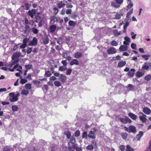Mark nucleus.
Instances as JSON below:
<instances>
[{"instance_id": "f257e3e1", "label": "nucleus", "mask_w": 151, "mask_h": 151, "mask_svg": "<svg viewBox=\"0 0 151 151\" xmlns=\"http://www.w3.org/2000/svg\"><path fill=\"white\" fill-rule=\"evenodd\" d=\"M9 95L10 96L9 100L10 102H12L16 101L18 100V97L19 95V94L17 92V93L15 95L14 93L12 92L9 93Z\"/></svg>"}, {"instance_id": "f03ea898", "label": "nucleus", "mask_w": 151, "mask_h": 151, "mask_svg": "<svg viewBox=\"0 0 151 151\" xmlns=\"http://www.w3.org/2000/svg\"><path fill=\"white\" fill-rule=\"evenodd\" d=\"M96 131V129L94 128L91 130L89 133L88 135V137L92 139H94L96 138V136L95 135V132Z\"/></svg>"}, {"instance_id": "7ed1b4c3", "label": "nucleus", "mask_w": 151, "mask_h": 151, "mask_svg": "<svg viewBox=\"0 0 151 151\" xmlns=\"http://www.w3.org/2000/svg\"><path fill=\"white\" fill-rule=\"evenodd\" d=\"M150 68H151V62H150L145 63L142 67V69L146 70H148Z\"/></svg>"}, {"instance_id": "20e7f679", "label": "nucleus", "mask_w": 151, "mask_h": 151, "mask_svg": "<svg viewBox=\"0 0 151 151\" xmlns=\"http://www.w3.org/2000/svg\"><path fill=\"white\" fill-rule=\"evenodd\" d=\"M139 118L140 120L143 122H146L147 119L146 118V115L142 112H139Z\"/></svg>"}, {"instance_id": "39448f33", "label": "nucleus", "mask_w": 151, "mask_h": 151, "mask_svg": "<svg viewBox=\"0 0 151 151\" xmlns=\"http://www.w3.org/2000/svg\"><path fill=\"white\" fill-rule=\"evenodd\" d=\"M117 52L116 49L114 47H111L107 50V52L109 54H114Z\"/></svg>"}, {"instance_id": "423d86ee", "label": "nucleus", "mask_w": 151, "mask_h": 151, "mask_svg": "<svg viewBox=\"0 0 151 151\" xmlns=\"http://www.w3.org/2000/svg\"><path fill=\"white\" fill-rule=\"evenodd\" d=\"M36 9H33L31 10H29L28 12V13L32 18H33L34 17V15L36 14Z\"/></svg>"}, {"instance_id": "0eeeda50", "label": "nucleus", "mask_w": 151, "mask_h": 151, "mask_svg": "<svg viewBox=\"0 0 151 151\" xmlns=\"http://www.w3.org/2000/svg\"><path fill=\"white\" fill-rule=\"evenodd\" d=\"M76 144H70V143H68V148L69 151H74L76 147Z\"/></svg>"}, {"instance_id": "6e6552de", "label": "nucleus", "mask_w": 151, "mask_h": 151, "mask_svg": "<svg viewBox=\"0 0 151 151\" xmlns=\"http://www.w3.org/2000/svg\"><path fill=\"white\" fill-rule=\"evenodd\" d=\"M145 72L144 71L139 70L136 73L135 75L137 78H139L143 76Z\"/></svg>"}, {"instance_id": "1a4fd4ad", "label": "nucleus", "mask_w": 151, "mask_h": 151, "mask_svg": "<svg viewBox=\"0 0 151 151\" xmlns=\"http://www.w3.org/2000/svg\"><path fill=\"white\" fill-rule=\"evenodd\" d=\"M143 112L146 114L149 115L151 113V110L149 108L145 107L143 109Z\"/></svg>"}, {"instance_id": "9d476101", "label": "nucleus", "mask_w": 151, "mask_h": 151, "mask_svg": "<svg viewBox=\"0 0 151 151\" xmlns=\"http://www.w3.org/2000/svg\"><path fill=\"white\" fill-rule=\"evenodd\" d=\"M135 70L134 69H131L128 73V76L130 77H132L134 74Z\"/></svg>"}, {"instance_id": "9b49d317", "label": "nucleus", "mask_w": 151, "mask_h": 151, "mask_svg": "<svg viewBox=\"0 0 151 151\" xmlns=\"http://www.w3.org/2000/svg\"><path fill=\"white\" fill-rule=\"evenodd\" d=\"M126 64L125 61H119L117 67L122 68Z\"/></svg>"}, {"instance_id": "f8f14e48", "label": "nucleus", "mask_w": 151, "mask_h": 151, "mask_svg": "<svg viewBox=\"0 0 151 151\" xmlns=\"http://www.w3.org/2000/svg\"><path fill=\"white\" fill-rule=\"evenodd\" d=\"M42 42L44 44H47L49 42V39L47 36H45L42 39Z\"/></svg>"}, {"instance_id": "ddd939ff", "label": "nucleus", "mask_w": 151, "mask_h": 151, "mask_svg": "<svg viewBox=\"0 0 151 151\" xmlns=\"http://www.w3.org/2000/svg\"><path fill=\"white\" fill-rule=\"evenodd\" d=\"M70 64L71 66L74 65H78L79 64V62L77 60L74 59L71 61L70 63Z\"/></svg>"}, {"instance_id": "4468645a", "label": "nucleus", "mask_w": 151, "mask_h": 151, "mask_svg": "<svg viewBox=\"0 0 151 151\" xmlns=\"http://www.w3.org/2000/svg\"><path fill=\"white\" fill-rule=\"evenodd\" d=\"M128 115L129 117L134 120H135L137 118V116L132 113H129Z\"/></svg>"}, {"instance_id": "2eb2a0df", "label": "nucleus", "mask_w": 151, "mask_h": 151, "mask_svg": "<svg viewBox=\"0 0 151 151\" xmlns=\"http://www.w3.org/2000/svg\"><path fill=\"white\" fill-rule=\"evenodd\" d=\"M129 133L132 132L133 133H135L136 131V129L135 127L133 126H130L129 127Z\"/></svg>"}, {"instance_id": "dca6fc26", "label": "nucleus", "mask_w": 151, "mask_h": 151, "mask_svg": "<svg viewBox=\"0 0 151 151\" xmlns=\"http://www.w3.org/2000/svg\"><path fill=\"white\" fill-rule=\"evenodd\" d=\"M127 46L124 45H122L120 47L119 50L121 51H124L127 50Z\"/></svg>"}, {"instance_id": "f3484780", "label": "nucleus", "mask_w": 151, "mask_h": 151, "mask_svg": "<svg viewBox=\"0 0 151 151\" xmlns=\"http://www.w3.org/2000/svg\"><path fill=\"white\" fill-rule=\"evenodd\" d=\"M59 80L62 82H65L66 80V77L65 76L63 75L62 74L60 75V76L59 78Z\"/></svg>"}, {"instance_id": "a211bd4d", "label": "nucleus", "mask_w": 151, "mask_h": 151, "mask_svg": "<svg viewBox=\"0 0 151 151\" xmlns=\"http://www.w3.org/2000/svg\"><path fill=\"white\" fill-rule=\"evenodd\" d=\"M30 31V27L28 25H26L24 27V32L25 34L28 33Z\"/></svg>"}, {"instance_id": "6ab92c4d", "label": "nucleus", "mask_w": 151, "mask_h": 151, "mask_svg": "<svg viewBox=\"0 0 151 151\" xmlns=\"http://www.w3.org/2000/svg\"><path fill=\"white\" fill-rule=\"evenodd\" d=\"M143 133L142 132H139V134L136 136V138L137 139L138 141H139L140 140V139L143 136Z\"/></svg>"}, {"instance_id": "aec40b11", "label": "nucleus", "mask_w": 151, "mask_h": 151, "mask_svg": "<svg viewBox=\"0 0 151 151\" xmlns=\"http://www.w3.org/2000/svg\"><path fill=\"white\" fill-rule=\"evenodd\" d=\"M56 27L54 25H51L50 27V31L51 33H53L55 31Z\"/></svg>"}, {"instance_id": "412c9836", "label": "nucleus", "mask_w": 151, "mask_h": 151, "mask_svg": "<svg viewBox=\"0 0 151 151\" xmlns=\"http://www.w3.org/2000/svg\"><path fill=\"white\" fill-rule=\"evenodd\" d=\"M70 142L68 143H70V144L72 145L76 144L75 143L76 142L75 139L73 137H71L70 138Z\"/></svg>"}, {"instance_id": "4be33fe9", "label": "nucleus", "mask_w": 151, "mask_h": 151, "mask_svg": "<svg viewBox=\"0 0 151 151\" xmlns=\"http://www.w3.org/2000/svg\"><path fill=\"white\" fill-rule=\"evenodd\" d=\"M65 4L63 3L62 1H59L57 3V5L58 8L59 9L61 8L63 6H64Z\"/></svg>"}, {"instance_id": "5701e85b", "label": "nucleus", "mask_w": 151, "mask_h": 151, "mask_svg": "<svg viewBox=\"0 0 151 151\" xmlns=\"http://www.w3.org/2000/svg\"><path fill=\"white\" fill-rule=\"evenodd\" d=\"M19 56V53H14L12 57V59L13 60H15L16 59L18 58Z\"/></svg>"}, {"instance_id": "b1692460", "label": "nucleus", "mask_w": 151, "mask_h": 151, "mask_svg": "<svg viewBox=\"0 0 151 151\" xmlns=\"http://www.w3.org/2000/svg\"><path fill=\"white\" fill-rule=\"evenodd\" d=\"M29 93V91L28 90L24 89L22 91L21 93L22 95H24L26 96Z\"/></svg>"}, {"instance_id": "393cba45", "label": "nucleus", "mask_w": 151, "mask_h": 151, "mask_svg": "<svg viewBox=\"0 0 151 151\" xmlns=\"http://www.w3.org/2000/svg\"><path fill=\"white\" fill-rule=\"evenodd\" d=\"M111 5L112 6L115 8H118L120 6V5L116 3V2H112L111 3Z\"/></svg>"}, {"instance_id": "a878e982", "label": "nucleus", "mask_w": 151, "mask_h": 151, "mask_svg": "<svg viewBox=\"0 0 151 151\" xmlns=\"http://www.w3.org/2000/svg\"><path fill=\"white\" fill-rule=\"evenodd\" d=\"M113 33L115 37L121 34V32H118L117 30H114L113 31Z\"/></svg>"}, {"instance_id": "bb28decb", "label": "nucleus", "mask_w": 151, "mask_h": 151, "mask_svg": "<svg viewBox=\"0 0 151 151\" xmlns=\"http://www.w3.org/2000/svg\"><path fill=\"white\" fill-rule=\"evenodd\" d=\"M74 57L75 58H80L82 54V53L80 52H77L75 53L74 54Z\"/></svg>"}, {"instance_id": "cd10ccee", "label": "nucleus", "mask_w": 151, "mask_h": 151, "mask_svg": "<svg viewBox=\"0 0 151 151\" xmlns=\"http://www.w3.org/2000/svg\"><path fill=\"white\" fill-rule=\"evenodd\" d=\"M20 78L21 79V81L20 82L22 84H24L27 82V79L24 78H22V76H20Z\"/></svg>"}, {"instance_id": "c85d7f7f", "label": "nucleus", "mask_w": 151, "mask_h": 151, "mask_svg": "<svg viewBox=\"0 0 151 151\" xmlns=\"http://www.w3.org/2000/svg\"><path fill=\"white\" fill-rule=\"evenodd\" d=\"M64 134L65 135H66L68 139H70V137L71 136V134L69 131H67L65 132H64Z\"/></svg>"}, {"instance_id": "c756f323", "label": "nucleus", "mask_w": 151, "mask_h": 151, "mask_svg": "<svg viewBox=\"0 0 151 151\" xmlns=\"http://www.w3.org/2000/svg\"><path fill=\"white\" fill-rule=\"evenodd\" d=\"M12 109L13 111H17L18 107L16 105H13L12 106Z\"/></svg>"}, {"instance_id": "7c9ffc66", "label": "nucleus", "mask_w": 151, "mask_h": 151, "mask_svg": "<svg viewBox=\"0 0 151 151\" xmlns=\"http://www.w3.org/2000/svg\"><path fill=\"white\" fill-rule=\"evenodd\" d=\"M145 79L147 81H149L151 80V75L150 74L146 75L145 77Z\"/></svg>"}, {"instance_id": "2f4dec72", "label": "nucleus", "mask_w": 151, "mask_h": 151, "mask_svg": "<svg viewBox=\"0 0 151 151\" xmlns=\"http://www.w3.org/2000/svg\"><path fill=\"white\" fill-rule=\"evenodd\" d=\"M25 88L27 89H30L32 88V86L30 84L27 83L25 85Z\"/></svg>"}, {"instance_id": "473e14b6", "label": "nucleus", "mask_w": 151, "mask_h": 151, "mask_svg": "<svg viewBox=\"0 0 151 151\" xmlns=\"http://www.w3.org/2000/svg\"><path fill=\"white\" fill-rule=\"evenodd\" d=\"M142 57L144 59L146 60H147L149 59V58L150 57V55H142Z\"/></svg>"}, {"instance_id": "72a5a7b5", "label": "nucleus", "mask_w": 151, "mask_h": 151, "mask_svg": "<svg viewBox=\"0 0 151 151\" xmlns=\"http://www.w3.org/2000/svg\"><path fill=\"white\" fill-rule=\"evenodd\" d=\"M32 43L33 44V45H35L37 44V39L35 37H34L32 41Z\"/></svg>"}, {"instance_id": "f704fd0d", "label": "nucleus", "mask_w": 151, "mask_h": 151, "mask_svg": "<svg viewBox=\"0 0 151 151\" xmlns=\"http://www.w3.org/2000/svg\"><path fill=\"white\" fill-rule=\"evenodd\" d=\"M54 85L56 86L59 87L61 86V83L59 81H55L54 82Z\"/></svg>"}, {"instance_id": "c9c22d12", "label": "nucleus", "mask_w": 151, "mask_h": 151, "mask_svg": "<svg viewBox=\"0 0 151 151\" xmlns=\"http://www.w3.org/2000/svg\"><path fill=\"white\" fill-rule=\"evenodd\" d=\"M112 60H120L121 57L120 56L118 55L116 57H114L112 58Z\"/></svg>"}, {"instance_id": "e433bc0d", "label": "nucleus", "mask_w": 151, "mask_h": 151, "mask_svg": "<svg viewBox=\"0 0 151 151\" xmlns=\"http://www.w3.org/2000/svg\"><path fill=\"white\" fill-rule=\"evenodd\" d=\"M67 68L63 66H61L59 68V70L61 71H63L67 69Z\"/></svg>"}, {"instance_id": "4c0bfd02", "label": "nucleus", "mask_w": 151, "mask_h": 151, "mask_svg": "<svg viewBox=\"0 0 151 151\" xmlns=\"http://www.w3.org/2000/svg\"><path fill=\"white\" fill-rule=\"evenodd\" d=\"M52 74L49 71H45V75L47 77H49Z\"/></svg>"}, {"instance_id": "58836bf2", "label": "nucleus", "mask_w": 151, "mask_h": 151, "mask_svg": "<svg viewBox=\"0 0 151 151\" xmlns=\"http://www.w3.org/2000/svg\"><path fill=\"white\" fill-rule=\"evenodd\" d=\"M111 44L112 46H116L118 44L117 42L115 40H113L111 42Z\"/></svg>"}, {"instance_id": "ea45409f", "label": "nucleus", "mask_w": 151, "mask_h": 151, "mask_svg": "<svg viewBox=\"0 0 151 151\" xmlns=\"http://www.w3.org/2000/svg\"><path fill=\"white\" fill-rule=\"evenodd\" d=\"M94 146L93 145H88L86 147V149L89 150H91L93 149Z\"/></svg>"}, {"instance_id": "a19ab883", "label": "nucleus", "mask_w": 151, "mask_h": 151, "mask_svg": "<svg viewBox=\"0 0 151 151\" xmlns=\"http://www.w3.org/2000/svg\"><path fill=\"white\" fill-rule=\"evenodd\" d=\"M69 25L70 26H74L76 24V23L73 21L70 20L68 22Z\"/></svg>"}, {"instance_id": "79ce46f5", "label": "nucleus", "mask_w": 151, "mask_h": 151, "mask_svg": "<svg viewBox=\"0 0 151 151\" xmlns=\"http://www.w3.org/2000/svg\"><path fill=\"white\" fill-rule=\"evenodd\" d=\"M128 89L131 91H132L133 90V86L130 84H128L127 86Z\"/></svg>"}, {"instance_id": "37998d69", "label": "nucleus", "mask_w": 151, "mask_h": 151, "mask_svg": "<svg viewBox=\"0 0 151 151\" xmlns=\"http://www.w3.org/2000/svg\"><path fill=\"white\" fill-rule=\"evenodd\" d=\"M120 121L123 123H127L126 117L125 119L121 118L119 119Z\"/></svg>"}, {"instance_id": "c03bdc74", "label": "nucleus", "mask_w": 151, "mask_h": 151, "mask_svg": "<svg viewBox=\"0 0 151 151\" xmlns=\"http://www.w3.org/2000/svg\"><path fill=\"white\" fill-rule=\"evenodd\" d=\"M127 134L126 133H123L122 134V137L124 139H126L127 138Z\"/></svg>"}, {"instance_id": "a18cd8bd", "label": "nucleus", "mask_w": 151, "mask_h": 151, "mask_svg": "<svg viewBox=\"0 0 151 151\" xmlns=\"http://www.w3.org/2000/svg\"><path fill=\"white\" fill-rule=\"evenodd\" d=\"M127 151H133V149L130 146L128 145H127Z\"/></svg>"}, {"instance_id": "49530a36", "label": "nucleus", "mask_w": 151, "mask_h": 151, "mask_svg": "<svg viewBox=\"0 0 151 151\" xmlns=\"http://www.w3.org/2000/svg\"><path fill=\"white\" fill-rule=\"evenodd\" d=\"M87 132L86 131L84 132L82 135V137L83 138L87 137Z\"/></svg>"}, {"instance_id": "de8ad7c7", "label": "nucleus", "mask_w": 151, "mask_h": 151, "mask_svg": "<svg viewBox=\"0 0 151 151\" xmlns=\"http://www.w3.org/2000/svg\"><path fill=\"white\" fill-rule=\"evenodd\" d=\"M32 31L35 34H36L38 32V30L35 28H32Z\"/></svg>"}, {"instance_id": "09e8293b", "label": "nucleus", "mask_w": 151, "mask_h": 151, "mask_svg": "<svg viewBox=\"0 0 151 151\" xmlns=\"http://www.w3.org/2000/svg\"><path fill=\"white\" fill-rule=\"evenodd\" d=\"M133 12V9H132L129 12L127 13L126 17L128 19L129 18V16Z\"/></svg>"}, {"instance_id": "8fccbe9b", "label": "nucleus", "mask_w": 151, "mask_h": 151, "mask_svg": "<svg viewBox=\"0 0 151 151\" xmlns=\"http://www.w3.org/2000/svg\"><path fill=\"white\" fill-rule=\"evenodd\" d=\"M123 15L122 14H116L115 16V19H119L121 18V16H122Z\"/></svg>"}, {"instance_id": "3c124183", "label": "nucleus", "mask_w": 151, "mask_h": 151, "mask_svg": "<svg viewBox=\"0 0 151 151\" xmlns=\"http://www.w3.org/2000/svg\"><path fill=\"white\" fill-rule=\"evenodd\" d=\"M116 3L120 5L122 4L123 2V0H115Z\"/></svg>"}, {"instance_id": "603ef678", "label": "nucleus", "mask_w": 151, "mask_h": 151, "mask_svg": "<svg viewBox=\"0 0 151 151\" xmlns=\"http://www.w3.org/2000/svg\"><path fill=\"white\" fill-rule=\"evenodd\" d=\"M72 71L71 69L69 68L68 69L66 72V74L67 75H70Z\"/></svg>"}, {"instance_id": "864d4df0", "label": "nucleus", "mask_w": 151, "mask_h": 151, "mask_svg": "<svg viewBox=\"0 0 151 151\" xmlns=\"http://www.w3.org/2000/svg\"><path fill=\"white\" fill-rule=\"evenodd\" d=\"M77 144H76V147L75 149L76 151H81L82 150V148L81 147H77Z\"/></svg>"}, {"instance_id": "5fc2aeb1", "label": "nucleus", "mask_w": 151, "mask_h": 151, "mask_svg": "<svg viewBox=\"0 0 151 151\" xmlns=\"http://www.w3.org/2000/svg\"><path fill=\"white\" fill-rule=\"evenodd\" d=\"M131 35L132 36V38L133 39H134L136 38V35L134 34V33L133 32H132L131 33Z\"/></svg>"}, {"instance_id": "6e6d98bb", "label": "nucleus", "mask_w": 151, "mask_h": 151, "mask_svg": "<svg viewBox=\"0 0 151 151\" xmlns=\"http://www.w3.org/2000/svg\"><path fill=\"white\" fill-rule=\"evenodd\" d=\"M25 6L26 9L28 10L29 9V7L30 6V5L29 4L25 3Z\"/></svg>"}, {"instance_id": "4d7b16f0", "label": "nucleus", "mask_w": 151, "mask_h": 151, "mask_svg": "<svg viewBox=\"0 0 151 151\" xmlns=\"http://www.w3.org/2000/svg\"><path fill=\"white\" fill-rule=\"evenodd\" d=\"M131 47L133 49L136 50V45L135 44L132 43L131 44Z\"/></svg>"}, {"instance_id": "13d9d810", "label": "nucleus", "mask_w": 151, "mask_h": 151, "mask_svg": "<svg viewBox=\"0 0 151 151\" xmlns=\"http://www.w3.org/2000/svg\"><path fill=\"white\" fill-rule=\"evenodd\" d=\"M80 132L79 130H77L75 132V136L76 137H78L80 135Z\"/></svg>"}, {"instance_id": "bf43d9fd", "label": "nucleus", "mask_w": 151, "mask_h": 151, "mask_svg": "<svg viewBox=\"0 0 151 151\" xmlns=\"http://www.w3.org/2000/svg\"><path fill=\"white\" fill-rule=\"evenodd\" d=\"M32 48L31 47H28L27 50V53L29 54L32 51Z\"/></svg>"}, {"instance_id": "052dcab7", "label": "nucleus", "mask_w": 151, "mask_h": 151, "mask_svg": "<svg viewBox=\"0 0 151 151\" xmlns=\"http://www.w3.org/2000/svg\"><path fill=\"white\" fill-rule=\"evenodd\" d=\"M29 40V38H24L23 41V43L25 44H27V43L28 41Z\"/></svg>"}, {"instance_id": "680f3d73", "label": "nucleus", "mask_w": 151, "mask_h": 151, "mask_svg": "<svg viewBox=\"0 0 151 151\" xmlns=\"http://www.w3.org/2000/svg\"><path fill=\"white\" fill-rule=\"evenodd\" d=\"M18 68L19 69H22V68L21 66L18 65H15L14 67V69H16L17 68Z\"/></svg>"}, {"instance_id": "e2e57ef3", "label": "nucleus", "mask_w": 151, "mask_h": 151, "mask_svg": "<svg viewBox=\"0 0 151 151\" xmlns=\"http://www.w3.org/2000/svg\"><path fill=\"white\" fill-rule=\"evenodd\" d=\"M61 62L64 66H66L67 65L66 60H63Z\"/></svg>"}, {"instance_id": "0e129e2a", "label": "nucleus", "mask_w": 151, "mask_h": 151, "mask_svg": "<svg viewBox=\"0 0 151 151\" xmlns=\"http://www.w3.org/2000/svg\"><path fill=\"white\" fill-rule=\"evenodd\" d=\"M25 67L27 69H30L32 67V65H25Z\"/></svg>"}, {"instance_id": "69168bd1", "label": "nucleus", "mask_w": 151, "mask_h": 151, "mask_svg": "<svg viewBox=\"0 0 151 151\" xmlns=\"http://www.w3.org/2000/svg\"><path fill=\"white\" fill-rule=\"evenodd\" d=\"M129 23L128 22H127L125 24L124 26V29H127V26L129 25Z\"/></svg>"}, {"instance_id": "338daca9", "label": "nucleus", "mask_w": 151, "mask_h": 151, "mask_svg": "<svg viewBox=\"0 0 151 151\" xmlns=\"http://www.w3.org/2000/svg\"><path fill=\"white\" fill-rule=\"evenodd\" d=\"M119 149L121 151H124L125 149V146L124 145H121L119 147Z\"/></svg>"}, {"instance_id": "774afa93", "label": "nucleus", "mask_w": 151, "mask_h": 151, "mask_svg": "<svg viewBox=\"0 0 151 151\" xmlns=\"http://www.w3.org/2000/svg\"><path fill=\"white\" fill-rule=\"evenodd\" d=\"M145 151H151V141L150 142L149 147Z\"/></svg>"}]
</instances>
